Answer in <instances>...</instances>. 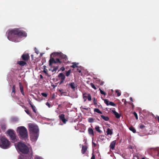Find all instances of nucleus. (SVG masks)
<instances>
[{
    "instance_id": "1",
    "label": "nucleus",
    "mask_w": 159,
    "mask_h": 159,
    "mask_svg": "<svg viewBox=\"0 0 159 159\" xmlns=\"http://www.w3.org/2000/svg\"><path fill=\"white\" fill-rule=\"evenodd\" d=\"M15 146L18 151L26 154L25 158L21 155L19 157V159H33L32 150L30 145L27 146L24 143L20 142L15 143Z\"/></svg>"
},
{
    "instance_id": "2",
    "label": "nucleus",
    "mask_w": 159,
    "mask_h": 159,
    "mask_svg": "<svg viewBox=\"0 0 159 159\" xmlns=\"http://www.w3.org/2000/svg\"><path fill=\"white\" fill-rule=\"evenodd\" d=\"M7 34V38L9 40L15 42L20 41L21 38L27 36V34L25 32L17 29L9 30Z\"/></svg>"
},
{
    "instance_id": "3",
    "label": "nucleus",
    "mask_w": 159,
    "mask_h": 159,
    "mask_svg": "<svg viewBox=\"0 0 159 159\" xmlns=\"http://www.w3.org/2000/svg\"><path fill=\"white\" fill-rule=\"evenodd\" d=\"M28 129L30 132L31 140L33 142L36 141L39 136V129L38 126L33 123L28 124Z\"/></svg>"
},
{
    "instance_id": "4",
    "label": "nucleus",
    "mask_w": 159,
    "mask_h": 159,
    "mask_svg": "<svg viewBox=\"0 0 159 159\" xmlns=\"http://www.w3.org/2000/svg\"><path fill=\"white\" fill-rule=\"evenodd\" d=\"M17 132L22 139H26L28 137L27 130L24 126H21L17 128Z\"/></svg>"
},
{
    "instance_id": "5",
    "label": "nucleus",
    "mask_w": 159,
    "mask_h": 159,
    "mask_svg": "<svg viewBox=\"0 0 159 159\" xmlns=\"http://www.w3.org/2000/svg\"><path fill=\"white\" fill-rule=\"evenodd\" d=\"M10 146V142L5 137H2L0 139V147L4 149L8 148Z\"/></svg>"
},
{
    "instance_id": "6",
    "label": "nucleus",
    "mask_w": 159,
    "mask_h": 159,
    "mask_svg": "<svg viewBox=\"0 0 159 159\" xmlns=\"http://www.w3.org/2000/svg\"><path fill=\"white\" fill-rule=\"evenodd\" d=\"M57 56H59L60 57L63 59V61H66L67 59V56L66 55H64L61 52H53L50 55L51 57H54Z\"/></svg>"
},
{
    "instance_id": "7",
    "label": "nucleus",
    "mask_w": 159,
    "mask_h": 159,
    "mask_svg": "<svg viewBox=\"0 0 159 159\" xmlns=\"http://www.w3.org/2000/svg\"><path fill=\"white\" fill-rule=\"evenodd\" d=\"M7 134L10 136L12 142H15L16 141V137L13 130H9L7 131Z\"/></svg>"
},
{
    "instance_id": "8",
    "label": "nucleus",
    "mask_w": 159,
    "mask_h": 159,
    "mask_svg": "<svg viewBox=\"0 0 159 159\" xmlns=\"http://www.w3.org/2000/svg\"><path fill=\"white\" fill-rule=\"evenodd\" d=\"M60 120L62 121L63 124H65L67 121V120L65 118V115L63 114H61L59 116Z\"/></svg>"
},
{
    "instance_id": "9",
    "label": "nucleus",
    "mask_w": 159,
    "mask_h": 159,
    "mask_svg": "<svg viewBox=\"0 0 159 159\" xmlns=\"http://www.w3.org/2000/svg\"><path fill=\"white\" fill-rule=\"evenodd\" d=\"M116 143V140H114L112 142L110 145V148L112 150L114 149Z\"/></svg>"
},
{
    "instance_id": "10",
    "label": "nucleus",
    "mask_w": 159,
    "mask_h": 159,
    "mask_svg": "<svg viewBox=\"0 0 159 159\" xmlns=\"http://www.w3.org/2000/svg\"><path fill=\"white\" fill-rule=\"evenodd\" d=\"M69 85L70 86V87L74 90L77 87L76 84H75L74 82H72L69 84Z\"/></svg>"
},
{
    "instance_id": "11",
    "label": "nucleus",
    "mask_w": 159,
    "mask_h": 159,
    "mask_svg": "<svg viewBox=\"0 0 159 159\" xmlns=\"http://www.w3.org/2000/svg\"><path fill=\"white\" fill-rule=\"evenodd\" d=\"M112 112L114 114L116 117L117 118H119L120 117V114L118 112H116L115 110H112Z\"/></svg>"
},
{
    "instance_id": "12",
    "label": "nucleus",
    "mask_w": 159,
    "mask_h": 159,
    "mask_svg": "<svg viewBox=\"0 0 159 159\" xmlns=\"http://www.w3.org/2000/svg\"><path fill=\"white\" fill-rule=\"evenodd\" d=\"M22 57L23 59L27 61L29 59V56L28 54H24L22 55Z\"/></svg>"
},
{
    "instance_id": "13",
    "label": "nucleus",
    "mask_w": 159,
    "mask_h": 159,
    "mask_svg": "<svg viewBox=\"0 0 159 159\" xmlns=\"http://www.w3.org/2000/svg\"><path fill=\"white\" fill-rule=\"evenodd\" d=\"M88 133L89 135L93 136L94 135L93 130L92 129L89 128L88 130Z\"/></svg>"
},
{
    "instance_id": "14",
    "label": "nucleus",
    "mask_w": 159,
    "mask_h": 159,
    "mask_svg": "<svg viewBox=\"0 0 159 159\" xmlns=\"http://www.w3.org/2000/svg\"><path fill=\"white\" fill-rule=\"evenodd\" d=\"M87 149V147L86 146H82V147L81 152L83 154H84L86 152Z\"/></svg>"
},
{
    "instance_id": "15",
    "label": "nucleus",
    "mask_w": 159,
    "mask_h": 159,
    "mask_svg": "<svg viewBox=\"0 0 159 159\" xmlns=\"http://www.w3.org/2000/svg\"><path fill=\"white\" fill-rule=\"evenodd\" d=\"M58 77L60 78L61 80H64L65 77L64 75L62 73H60L58 75Z\"/></svg>"
},
{
    "instance_id": "16",
    "label": "nucleus",
    "mask_w": 159,
    "mask_h": 159,
    "mask_svg": "<svg viewBox=\"0 0 159 159\" xmlns=\"http://www.w3.org/2000/svg\"><path fill=\"white\" fill-rule=\"evenodd\" d=\"M19 86H20V90L21 92L22 93V94L24 95V92L23 90V88L22 85V84L21 83H19Z\"/></svg>"
},
{
    "instance_id": "17",
    "label": "nucleus",
    "mask_w": 159,
    "mask_h": 159,
    "mask_svg": "<svg viewBox=\"0 0 159 159\" xmlns=\"http://www.w3.org/2000/svg\"><path fill=\"white\" fill-rule=\"evenodd\" d=\"M101 117L103 120L106 121H108L109 120V118L107 116H105L102 115L101 116Z\"/></svg>"
},
{
    "instance_id": "18",
    "label": "nucleus",
    "mask_w": 159,
    "mask_h": 159,
    "mask_svg": "<svg viewBox=\"0 0 159 159\" xmlns=\"http://www.w3.org/2000/svg\"><path fill=\"white\" fill-rule=\"evenodd\" d=\"M106 133L107 135H112V129H111L109 128H108Z\"/></svg>"
},
{
    "instance_id": "19",
    "label": "nucleus",
    "mask_w": 159,
    "mask_h": 159,
    "mask_svg": "<svg viewBox=\"0 0 159 159\" xmlns=\"http://www.w3.org/2000/svg\"><path fill=\"white\" fill-rule=\"evenodd\" d=\"M18 63L21 66H24L26 64L25 61H18Z\"/></svg>"
},
{
    "instance_id": "20",
    "label": "nucleus",
    "mask_w": 159,
    "mask_h": 159,
    "mask_svg": "<svg viewBox=\"0 0 159 159\" xmlns=\"http://www.w3.org/2000/svg\"><path fill=\"white\" fill-rule=\"evenodd\" d=\"M15 93V86L13 85L12 88V91L11 93V95L12 96H14Z\"/></svg>"
},
{
    "instance_id": "21",
    "label": "nucleus",
    "mask_w": 159,
    "mask_h": 159,
    "mask_svg": "<svg viewBox=\"0 0 159 159\" xmlns=\"http://www.w3.org/2000/svg\"><path fill=\"white\" fill-rule=\"evenodd\" d=\"M30 105L33 111L35 113L36 112V110H35V107L31 103L30 101Z\"/></svg>"
},
{
    "instance_id": "22",
    "label": "nucleus",
    "mask_w": 159,
    "mask_h": 159,
    "mask_svg": "<svg viewBox=\"0 0 159 159\" xmlns=\"http://www.w3.org/2000/svg\"><path fill=\"white\" fill-rule=\"evenodd\" d=\"M73 65L70 66L73 68H75L77 67V65L79 64L78 63L74 62L72 63Z\"/></svg>"
},
{
    "instance_id": "23",
    "label": "nucleus",
    "mask_w": 159,
    "mask_h": 159,
    "mask_svg": "<svg viewBox=\"0 0 159 159\" xmlns=\"http://www.w3.org/2000/svg\"><path fill=\"white\" fill-rule=\"evenodd\" d=\"M55 63V60L53 59L52 58L49 60V65L50 66H51L52 64L53 63Z\"/></svg>"
},
{
    "instance_id": "24",
    "label": "nucleus",
    "mask_w": 159,
    "mask_h": 159,
    "mask_svg": "<svg viewBox=\"0 0 159 159\" xmlns=\"http://www.w3.org/2000/svg\"><path fill=\"white\" fill-rule=\"evenodd\" d=\"M95 129L99 133H101L102 131L100 129V127L98 126H96L95 127Z\"/></svg>"
},
{
    "instance_id": "25",
    "label": "nucleus",
    "mask_w": 159,
    "mask_h": 159,
    "mask_svg": "<svg viewBox=\"0 0 159 159\" xmlns=\"http://www.w3.org/2000/svg\"><path fill=\"white\" fill-rule=\"evenodd\" d=\"M94 111L95 112H97L98 113L102 114V112H101L98 109L95 108L94 109Z\"/></svg>"
},
{
    "instance_id": "26",
    "label": "nucleus",
    "mask_w": 159,
    "mask_h": 159,
    "mask_svg": "<svg viewBox=\"0 0 159 159\" xmlns=\"http://www.w3.org/2000/svg\"><path fill=\"white\" fill-rule=\"evenodd\" d=\"M129 129L130 130L132 131L134 133H135L136 131L135 129L133 126L130 127L129 128Z\"/></svg>"
},
{
    "instance_id": "27",
    "label": "nucleus",
    "mask_w": 159,
    "mask_h": 159,
    "mask_svg": "<svg viewBox=\"0 0 159 159\" xmlns=\"http://www.w3.org/2000/svg\"><path fill=\"white\" fill-rule=\"evenodd\" d=\"M157 150V149L156 148H150V152H154ZM152 153H153V152H152Z\"/></svg>"
},
{
    "instance_id": "28",
    "label": "nucleus",
    "mask_w": 159,
    "mask_h": 159,
    "mask_svg": "<svg viewBox=\"0 0 159 159\" xmlns=\"http://www.w3.org/2000/svg\"><path fill=\"white\" fill-rule=\"evenodd\" d=\"M104 103L107 105H109V103L110 102L108 101V100L107 99H105L104 100Z\"/></svg>"
},
{
    "instance_id": "29",
    "label": "nucleus",
    "mask_w": 159,
    "mask_h": 159,
    "mask_svg": "<svg viewBox=\"0 0 159 159\" xmlns=\"http://www.w3.org/2000/svg\"><path fill=\"white\" fill-rule=\"evenodd\" d=\"M94 119L92 118H89L88 119V121L90 123H92L94 122Z\"/></svg>"
},
{
    "instance_id": "30",
    "label": "nucleus",
    "mask_w": 159,
    "mask_h": 159,
    "mask_svg": "<svg viewBox=\"0 0 159 159\" xmlns=\"http://www.w3.org/2000/svg\"><path fill=\"white\" fill-rule=\"evenodd\" d=\"M93 104L96 107L97 106V101L96 100L95 98H93Z\"/></svg>"
},
{
    "instance_id": "31",
    "label": "nucleus",
    "mask_w": 159,
    "mask_h": 159,
    "mask_svg": "<svg viewBox=\"0 0 159 159\" xmlns=\"http://www.w3.org/2000/svg\"><path fill=\"white\" fill-rule=\"evenodd\" d=\"M97 83L100 84L101 85H103L104 83L101 81L100 80H97Z\"/></svg>"
},
{
    "instance_id": "32",
    "label": "nucleus",
    "mask_w": 159,
    "mask_h": 159,
    "mask_svg": "<svg viewBox=\"0 0 159 159\" xmlns=\"http://www.w3.org/2000/svg\"><path fill=\"white\" fill-rule=\"evenodd\" d=\"M116 92L117 93V95L118 96H120L121 95V93L119 92V91L118 90H116Z\"/></svg>"
},
{
    "instance_id": "33",
    "label": "nucleus",
    "mask_w": 159,
    "mask_h": 159,
    "mask_svg": "<svg viewBox=\"0 0 159 159\" xmlns=\"http://www.w3.org/2000/svg\"><path fill=\"white\" fill-rule=\"evenodd\" d=\"M88 99L89 101H91V97L90 94H88Z\"/></svg>"
},
{
    "instance_id": "34",
    "label": "nucleus",
    "mask_w": 159,
    "mask_h": 159,
    "mask_svg": "<svg viewBox=\"0 0 159 159\" xmlns=\"http://www.w3.org/2000/svg\"><path fill=\"white\" fill-rule=\"evenodd\" d=\"M70 70H69L66 73V76H68L69 75H70Z\"/></svg>"
},
{
    "instance_id": "35",
    "label": "nucleus",
    "mask_w": 159,
    "mask_h": 159,
    "mask_svg": "<svg viewBox=\"0 0 159 159\" xmlns=\"http://www.w3.org/2000/svg\"><path fill=\"white\" fill-rule=\"evenodd\" d=\"M58 68V67L57 66L56 67H54L53 69L52 70V72H53L54 71H56Z\"/></svg>"
},
{
    "instance_id": "36",
    "label": "nucleus",
    "mask_w": 159,
    "mask_h": 159,
    "mask_svg": "<svg viewBox=\"0 0 159 159\" xmlns=\"http://www.w3.org/2000/svg\"><path fill=\"white\" fill-rule=\"evenodd\" d=\"M90 85H91V86L92 87V88H93V89H97L95 87V86H94V85L93 84V83H91Z\"/></svg>"
},
{
    "instance_id": "37",
    "label": "nucleus",
    "mask_w": 159,
    "mask_h": 159,
    "mask_svg": "<svg viewBox=\"0 0 159 159\" xmlns=\"http://www.w3.org/2000/svg\"><path fill=\"white\" fill-rule=\"evenodd\" d=\"M99 90L100 91V93H101V94H104V95H106V93L105 92H104V91H102L100 89H99Z\"/></svg>"
},
{
    "instance_id": "38",
    "label": "nucleus",
    "mask_w": 159,
    "mask_h": 159,
    "mask_svg": "<svg viewBox=\"0 0 159 159\" xmlns=\"http://www.w3.org/2000/svg\"><path fill=\"white\" fill-rule=\"evenodd\" d=\"M109 105L113 106H115V104L112 102H110L109 103Z\"/></svg>"
},
{
    "instance_id": "39",
    "label": "nucleus",
    "mask_w": 159,
    "mask_h": 159,
    "mask_svg": "<svg viewBox=\"0 0 159 159\" xmlns=\"http://www.w3.org/2000/svg\"><path fill=\"white\" fill-rule=\"evenodd\" d=\"M59 91L60 92L61 95V96L64 95V94L65 93L63 91V90L62 89H60L59 90Z\"/></svg>"
},
{
    "instance_id": "40",
    "label": "nucleus",
    "mask_w": 159,
    "mask_h": 159,
    "mask_svg": "<svg viewBox=\"0 0 159 159\" xmlns=\"http://www.w3.org/2000/svg\"><path fill=\"white\" fill-rule=\"evenodd\" d=\"M42 95L44 97H46L47 96V94L44 93H41Z\"/></svg>"
},
{
    "instance_id": "41",
    "label": "nucleus",
    "mask_w": 159,
    "mask_h": 159,
    "mask_svg": "<svg viewBox=\"0 0 159 159\" xmlns=\"http://www.w3.org/2000/svg\"><path fill=\"white\" fill-rule=\"evenodd\" d=\"M145 127V126L144 125H143L142 124H139V127L140 129H143Z\"/></svg>"
},
{
    "instance_id": "42",
    "label": "nucleus",
    "mask_w": 159,
    "mask_h": 159,
    "mask_svg": "<svg viewBox=\"0 0 159 159\" xmlns=\"http://www.w3.org/2000/svg\"><path fill=\"white\" fill-rule=\"evenodd\" d=\"M84 94L83 95V98L84 99V102H85L87 100V97L86 96H84Z\"/></svg>"
},
{
    "instance_id": "43",
    "label": "nucleus",
    "mask_w": 159,
    "mask_h": 159,
    "mask_svg": "<svg viewBox=\"0 0 159 159\" xmlns=\"http://www.w3.org/2000/svg\"><path fill=\"white\" fill-rule=\"evenodd\" d=\"M133 114L135 116L136 119L137 120L138 119V116L137 114L135 112H134Z\"/></svg>"
},
{
    "instance_id": "44",
    "label": "nucleus",
    "mask_w": 159,
    "mask_h": 159,
    "mask_svg": "<svg viewBox=\"0 0 159 159\" xmlns=\"http://www.w3.org/2000/svg\"><path fill=\"white\" fill-rule=\"evenodd\" d=\"M25 112L29 115L30 116V111L28 110H25Z\"/></svg>"
},
{
    "instance_id": "45",
    "label": "nucleus",
    "mask_w": 159,
    "mask_h": 159,
    "mask_svg": "<svg viewBox=\"0 0 159 159\" xmlns=\"http://www.w3.org/2000/svg\"><path fill=\"white\" fill-rule=\"evenodd\" d=\"M57 62H60L61 63L60 61L59 60L58 58H57L56 59V61H55V63H57Z\"/></svg>"
},
{
    "instance_id": "46",
    "label": "nucleus",
    "mask_w": 159,
    "mask_h": 159,
    "mask_svg": "<svg viewBox=\"0 0 159 159\" xmlns=\"http://www.w3.org/2000/svg\"><path fill=\"white\" fill-rule=\"evenodd\" d=\"M91 159H95V157L93 153H92V156L91 157Z\"/></svg>"
},
{
    "instance_id": "47",
    "label": "nucleus",
    "mask_w": 159,
    "mask_h": 159,
    "mask_svg": "<svg viewBox=\"0 0 159 159\" xmlns=\"http://www.w3.org/2000/svg\"><path fill=\"white\" fill-rule=\"evenodd\" d=\"M46 105H47L49 108L51 106L48 102H47L46 103Z\"/></svg>"
},
{
    "instance_id": "48",
    "label": "nucleus",
    "mask_w": 159,
    "mask_h": 159,
    "mask_svg": "<svg viewBox=\"0 0 159 159\" xmlns=\"http://www.w3.org/2000/svg\"><path fill=\"white\" fill-rule=\"evenodd\" d=\"M92 144H93V147H95L96 146L97 144L94 143L93 142H92Z\"/></svg>"
},
{
    "instance_id": "49",
    "label": "nucleus",
    "mask_w": 159,
    "mask_h": 159,
    "mask_svg": "<svg viewBox=\"0 0 159 159\" xmlns=\"http://www.w3.org/2000/svg\"><path fill=\"white\" fill-rule=\"evenodd\" d=\"M34 50L35 51V52L37 54H38L39 53V52L38 51L37 49L36 48H34Z\"/></svg>"
},
{
    "instance_id": "50",
    "label": "nucleus",
    "mask_w": 159,
    "mask_h": 159,
    "mask_svg": "<svg viewBox=\"0 0 159 159\" xmlns=\"http://www.w3.org/2000/svg\"><path fill=\"white\" fill-rule=\"evenodd\" d=\"M156 118L157 119L158 122L159 123V116H157L156 117Z\"/></svg>"
},
{
    "instance_id": "51",
    "label": "nucleus",
    "mask_w": 159,
    "mask_h": 159,
    "mask_svg": "<svg viewBox=\"0 0 159 159\" xmlns=\"http://www.w3.org/2000/svg\"><path fill=\"white\" fill-rule=\"evenodd\" d=\"M81 108H82L83 109H85V110H88V108H86L85 107H80Z\"/></svg>"
},
{
    "instance_id": "52",
    "label": "nucleus",
    "mask_w": 159,
    "mask_h": 159,
    "mask_svg": "<svg viewBox=\"0 0 159 159\" xmlns=\"http://www.w3.org/2000/svg\"><path fill=\"white\" fill-rule=\"evenodd\" d=\"M61 70H62V71H63L65 70V68L64 67H62L61 68Z\"/></svg>"
},
{
    "instance_id": "53",
    "label": "nucleus",
    "mask_w": 159,
    "mask_h": 159,
    "mask_svg": "<svg viewBox=\"0 0 159 159\" xmlns=\"http://www.w3.org/2000/svg\"><path fill=\"white\" fill-rule=\"evenodd\" d=\"M64 80H61V82L60 83V84H62Z\"/></svg>"
},
{
    "instance_id": "54",
    "label": "nucleus",
    "mask_w": 159,
    "mask_h": 159,
    "mask_svg": "<svg viewBox=\"0 0 159 159\" xmlns=\"http://www.w3.org/2000/svg\"><path fill=\"white\" fill-rule=\"evenodd\" d=\"M130 100L131 101H133V99H132V97H130Z\"/></svg>"
},
{
    "instance_id": "55",
    "label": "nucleus",
    "mask_w": 159,
    "mask_h": 159,
    "mask_svg": "<svg viewBox=\"0 0 159 159\" xmlns=\"http://www.w3.org/2000/svg\"><path fill=\"white\" fill-rule=\"evenodd\" d=\"M40 77H41V78L42 79L43 78V76L41 75H40Z\"/></svg>"
},
{
    "instance_id": "56",
    "label": "nucleus",
    "mask_w": 159,
    "mask_h": 159,
    "mask_svg": "<svg viewBox=\"0 0 159 159\" xmlns=\"http://www.w3.org/2000/svg\"><path fill=\"white\" fill-rule=\"evenodd\" d=\"M157 156H159V152L157 154Z\"/></svg>"
},
{
    "instance_id": "57",
    "label": "nucleus",
    "mask_w": 159,
    "mask_h": 159,
    "mask_svg": "<svg viewBox=\"0 0 159 159\" xmlns=\"http://www.w3.org/2000/svg\"><path fill=\"white\" fill-rule=\"evenodd\" d=\"M33 55H31V57H32V58H33Z\"/></svg>"
},
{
    "instance_id": "58",
    "label": "nucleus",
    "mask_w": 159,
    "mask_h": 159,
    "mask_svg": "<svg viewBox=\"0 0 159 159\" xmlns=\"http://www.w3.org/2000/svg\"><path fill=\"white\" fill-rule=\"evenodd\" d=\"M78 71L80 73L81 72V71L80 70H79V71Z\"/></svg>"
},
{
    "instance_id": "59",
    "label": "nucleus",
    "mask_w": 159,
    "mask_h": 159,
    "mask_svg": "<svg viewBox=\"0 0 159 159\" xmlns=\"http://www.w3.org/2000/svg\"><path fill=\"white\" fill-rule=\"evenodd\" d=\"M60 125H62V124H60Z\"/></svg>"
}]
</instances>
